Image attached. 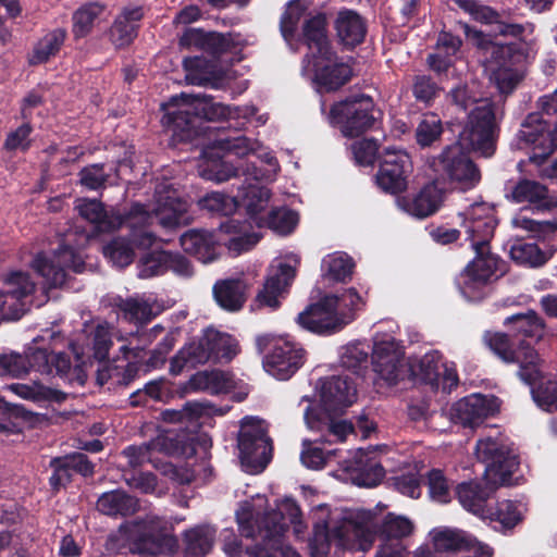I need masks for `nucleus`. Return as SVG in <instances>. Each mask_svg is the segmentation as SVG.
I'll use <instances>...</instances> for the list:
<instances>
[{
	"instance_id": "obj_57",
	"label": "nucleus",
	"mask_w": 557,
	"mask_h": 557,
	"mask_svg": "<svg viewBox=\"0 0 557 557\" xmlns=\"http://www.w3.org/2000/svg\"><path fill=\"white\" fill-rule=\"evenodd\" d=\"M428 493L432 500L448 504L451 500L450 487L447 478L440 469H432L426 474Z\"/></svg>"
},
{
	"instance_id": "obj_3",
	"label": "nucleus",
	"mask_w": 557,
	"mask_h": 557,
	"mask_svg": "<svg viewBox=\"0 0 557 557\" xmlns=\"http://www.w3.org/2000/svg\"><path fill=\"white\" fill-rule=\"evenodd\" d=\"M363 306L361 296L355 288L341 295H324L309 304L296 318L297 324L315 335L330 336L342 331L356 319V312Z\"/></svg>"
},
{
	"instance_id": "obj_19",
	"label": "nucleus",
	"mask_w": 557,
	"mask_h": 557,
	"mask_svg": "<svg viewBox=\"0 0 557 557\" xmlns=\"http://www.w3.org/2000/svg\"><path fill=\"white\" fill-rule=\"evenodd\" d=\"M237 446L243 461L258 462L265 467L272 457V441L259 422H244L238 433Z\"/></svg>"
},
{
	"instance_id": "obj_34",
	"label": "nucleus",
	"mask_w": 557,
	"mask_h": 557,
	"mask_svg": "<svg viewBox=\"0 0 557 557\" xmlns=\"http://www.w3.org/2000/svg\"><path fill=\"white\" fill-rule=\"evenodd\" d=\"M506 198L515 203L528 202L545 208L553 205L547 186L525 177L511 187Z\"/></svg>"
},
{
	"instance_id": "obj_23",
	"label": "nucleus",
	"mask_w": 557,
	"mask_h": 557,
	"mask_svg": "<svg viewBox=\"0 0 557 557\" xmlns=\"http://www.w3.org/2000/svg\"><path fill=\"white\" fill-rule=\"evenodd\" d=\"M255 150V143L245 136L233 138H220L214 146L208 147L201 156L200 174H230L227 171L221 170L223 154L221 151L234 152L237 156H245Z\"/></svg>"
},
{
	"instance_id": "obj_39",
	"label": "nucleus",
	"mask_w": 557,
	"mask_h": 557,
	"mask_svg": "<svg viewBox=\"0 0 557 557\" xmlns=\"http://www.w3.org/2000/svg\"><path fill=\"white\" fill-rule=\"evenodd\" d=\"M481 517L496 523L494 529L503 533L511 531L523 520L519 504L510 499L497 500L494 506L487 507L485 516Z\"/></svg>"
},
{
	"instance_id": "obj_58",
	"label": "nucleus",
	"mask_w": 557,
	"mask_h": 557,
	"mask_svg": "<svg viewBox=\"0 0 557 557\" xmlns=\"http://www.w3.org/2000/svg\"><path fill=\"white\" fill-rule=\"evenodd\" d=\"M89 343L92 348V357L98 361H104L109 357V351L113 345L111 332L107 322L99 323L90 332Z\"/></svg>"
},
{
	"instance_id": "obj_33",
	"label": "nucleus",
	"mask_w": 557,
	"mask_h": 557,
	"mask_svg": "<svg viewBox=\"0 0 557 557\" xmlns=\"http://www.w3.org/2000/svg\"><path fill=\"white\" fill-rule=\"evenodd\" d=\"M143 16L141 7H126L123 9L110 30V38L115 47H125L134 40L137 35V23Z\"/></svg>"
},
{
	"instance_id": "obj_22",
	"label": "nucleus",
	"mask_w": 557,
	"mask_h": 557,
	"mask_svg": "<svg viewBox=\"0 0 557 557\" xmlns=\"http://www.w3.org/2000/svg\"><path fill=\"white\" fill-rule=\"evenodd\" d=\"M320 400L325 412H343L356 400V387L348 376L331 375L322 379Z\"/></svg>"
},
{
	"instance_id": "obj_31",
	"label": "nucleus",
	"mask_w": 557,
	"mask_h": 557,
	"mask_svg": "<svg viewBox=\"0 0 557 557\" xmlns=\"http://www.w3.org/2000/svg\"><path fill=\"white\" fill-rule=\"evenodd\" d=\"M138 509V499L121 488L102 493L97 500V510L109 517L126 518Z\"/></svg>"
},
{
	"instance_id": "obj_18",
	"label": "nucleus",
	"mask_w": 557,
	"mask_h": 557,
	"mask_svg": "<svg viewBox=\"0 0 557 557\" xmlns=\"http://www.w3.org/2000/svg\"><path fill=\"white\" fill-rule=\"evenodd\" d=\"M462 226L467 233V240L473 244H490L494 237L498 219L496 207L485 201L474 202L463 212L459 213Z\"/></svg>"
},
{
	"instance_id": "obj_48",
	"label": "nucleus",
	"mask_w": 557,
	"mask_h": 557,
	"mask_svg": "<svg viewBox=\"0 0 557 557\" xmlns=\"http://www.w3.org/2000/svg\"><path fill=\"white\" fill-rule=\"evenodd\" d=\"M9 388L17 396L35 403H60L65 399V394L63 392L47 387L40 383H34L32 385L15 383L11 384Z\"/></svg>"
},
{
	"instance_id": "obj_6",
	"label": "nucleus",
	"mask_w": 557,
	"mask_h": 557,
	"mask_svg": "<svg viewBox=\"0 0 557 557\" xmlns=\"http://www.w3.org/2000/svg\"><path fill=\"white\" fill-rule=\"evenodd\" d=\"M374 183L383 193L397 196V206L417 219L435 214L446 197L445 176H434L412 198L400 196L408 188L407 176H374Z\"/></svg>"
},
{
	"instance_id": "obj_17",
	"label": "nucleus",
	"mask_w": 557,
	"mask_h": 557,
	"mask_svg": "<svg viewBox=\"0 0 557 557\" xmlns=\"http://www.w3.org/2000/svg\"><path fill=\"white\" fill-rule=\"evenodd\" d=\"M482 343L505 363L519 364L518 375L521 381L531 382L537 374L533 361L525 358L524 351L518 347L509 332H493L487 330L482 335Z\"/></svg>"
},
{
	"instance_id": "obj_29",
	"label": "nucleus",
	"mask_w": 557,
	"mask_h": 557,
	"mask_svg": "<svg viewBox=\"0 0 557 557\" xmlns=\"http://www.w3.org/2000/svg\"><path fill=\"white\" fill-rule=\"evenodd\" d=\"M178 546L177 539L164 531L143 530L132 537V550L141 555L172 554Z\"/></svg>"
},
{
	"instance_id": "obj_62",
	"label": "nucleus",
	"mask_w": 557,
	"mask_h": 557,
	"mask_svg": "<svg viewBox=\"0 0 557 557\" xmlns=\"http://www.w3.org/2000/svg\"><path fill=\"white\" fill-rule=\"evenodd\" d=\"M351 535L355 539V543L351 544L350 548L367 552L372 547L375 539L379 537L376 523L370 527L368 523L352 522Z\"/></svg>"
},
{
	"instance_id": "obj_12",
	"label": "nucleus",
	"mask_w": 557,
	"mask_h": 557,
	"mask_svg": "<svg viewBox=\"0 0 557 557\" xmlns=\"http://www.w3.org/2000/svg\"><path fill=\"white\" fill-rule=\"evenodd\" d=\"M32 265L51 288L66 286L70 270L74 273H82L85 269V262L81 256L73 247L67 245H60L52 258L38 253Z\"/></svg>"
},
{
	"instance_id": "obj_53",
	"label": "nucleus",
	"mask_w": 557,
	"mask_h": 557,
	"mask_svg": "<svg viewBox=\"0 0 557 557\" xmlns=\"http://www.w3.org/2000/svg\"><path fill=\"white\" fill-rule=\"evenodd\" d=\"M441 355L437 351L425 354L418 362V369L414 371L417 379L432 389L440 387L441 379Z\"/></svg>"
},
{
	"instance_id": "obj_59",
	"label": "nucleus",
	"mask_w": 557,
	"mask_h": 557,
	"mask_svg": "<svg viewBox=\"0 0 557 557\" xmlns=\"http://www.w3.org/2000/svg\"><path fill=\"white\" fill-rule=\"evenodd\" d=\"M224 42L225 37L223 35L216 33L206 35L201 30L196 28L187 29L180 38V45L183 47H202L206 44H208L210 46H215L216 52H220L224 49Z\"/></svg>"
},
{
	"instance_id": "obj_43",
	"label": "nucleus",
	"mask_w": 557,
	"mask_h": 557,
	"mask_svg": "<svg viewBox=\"0 0 557 557\" xmlns=\"http://www.w3.org/2000/svg\"><path fill=\"white\" fill-rule=\"evenodd\" d=\"M299 222L296 211L286 207L271 209L262 219H258L257 227L270 228L280 235H289Z\"/></svg>"
},
{
	"instance_id": "obj_24",
	"label": "nucleus",
	"mask_w": 557,
	"mask_h": 557,
	"mask_svg": "<svg viewBox=\"0 0 557 557\" xmlns=\"http://www.w3.org/2000/svg\"><path fill=\"white\" fill-rule=\"evenodd\" d=\"M251 284L246 278H225L213 285V297L216 304L228 312L239 311L247 301Z\"/></svg>"
},
{
	"instance_id": "obj_64",
	"label": "nucleus",
	"mask_w": 557,
	"mask_h": 557,
	"mask_svg": "<svg viewBox=\"0 0 557 557\" xmlns=\"http://www.w3.org/2000/svg\"><path fill=\"white\" fill-rule=\"evenodd\" d=\"M49 467L52 469V474L49 478V485L53 493H59L61 488L66 487L73 480V473L69 466L59 457L50 460Z\"/></svg>"
},
{
	"instance_id": "obj_60",
	"label": "nucleus",
	"mask_w": 557,
	"mask_h": 557,
	"mask_svg": "<svg viewBox=\"0 0 557 557\" xmlns=\"http://www.w3.org/2000/svg\"><path fill=\"white\" fill-rule=\"evenodd\" d=\"M548 123L549 122L545 121L541 114L531 113L521 124V128L517 136L519 140L535 147L539 141V137H541Z\"/></svg>"
},
{
	"instance_id": "obj_25",
	"label": "nucleus",
	"mask_w": 557,
	"mask_h": 557,
	"mask_svg": "<svg viewBox=\"0 0 557 557\" xmlns=\"http://www.w3.org/2000/svg\"><path fill=\"white\" fill-rule=\"evenodd\" d=\"M35 292V283L27 272L14 271L9 273L0 288V310H14L23 306V299Z\"/></svg>"
},
{
	"instance_id": "obj_4",
	"label": "nucleus",
	"mask_w": 557,
	"mask_h": 557,
	"mask_svg": "<svg viewBox=\"0 0 557 557\" xmlns=\"http://www.w3.org/2000/svg\"><path fill=\"white\" fill-rule=\"evenodd\" d=\"M166 110L162 117V125L171 135L173 143L189 141L193 139L194 123L197 114L207 120L218 121L231 115V109L223 103L213 102L210 97L181 94L172 97L164 107Z\"/></svg>"
},
{
	"instance_id": "obj_44",
	"label": "nucleus",
	"mask_w": 557,
	"mask_h": 557,
	"mask_svg": "<svg viewBox=\"0 0 557 557\" xmlns=\"http://www.w3.org/2000/svg\"><path fill=\"white\" fill-rule=\"evenodd\" d=\"M414 525L410 519L404 516H398L394 512L386 513L383 519L376 523V532L379 539L384 543L397 541L412 534Z\"/></svg>"
},
{
	"instance_id": "obj_54",
	"label": "nucleus",
	"mask_w": 557,
	"mask_h": 557,
	"mask_svg": "<svg viewBox=\"0 0 557 557\" xmlns=\"http://www.w3.org/2000/svg\"><path fill=\"white\" fill-rule=\"evenodd\" d=\"M542 152L540 154L530 156L524 165L541 168L547 162V156H549L555 149H557V124L548 123L543 131L539 141L535 146Z\"/></svg>"
},
{
	"instance_id": "obj_50",
	"label": "nucleus",
	"mask_w": 557,
	"mask_h": 557,
	"mask_svg": "<svg viewBox=\"0 0 557 557\" xmlns=\"http://www.w3.org/2000/svg\"><path fill=\"white\" fill-rule=\"evenodd\" d=\"M354 267L352 258L344 252L327 255L322 261L325 276L336 282H346L347 278H350Z\"/></svg>"
},
{
	"instance_id": "obj_38",
	"label": "nucleus",
	"mask_w": 557,
	"mask_h": 557,
	"mask_svg": "<svg viewBox=\"0 0 557 557\" xmlns=\"http://www.w3.org/2000/svg\"><path fill=\"white\" fill-rule=\"evenodd\" d=\"M537 374L531 382H524L531 387L534 403L547 412L557 410V381L544 376L541 370V359L534 362Z\"/></svg>"
},
{
	"instance_id": "obj_27",
	"label": "nucleus",
	"mask_w": 557,
	"mask_h": 557,
	"mask_svg": "<svg viewBox=\"0 0 557 557\" xmlns=\"http://www.w3.org/2000/svg\"><path fill=\"white\" fill-rule=\"evenodd\" d=\"M271 190L259 183H250L238 188L236 201L238 209H244L251 224L257 225L258 219L264 216L269 207Z\"/></svg>"
},
{
	"instance_id": "obj_30",
	"label": "nucleus",
	"mask_w": 557,
	"mask_h": 557,
	"mask_svg": "<svg viewBox=\"0 0 557 557\" xmlns=\"http://www.w3.org/2000/svg\"><path fill=\"white\" fill-rule=\"evenodd\" d=\"M216 539V528L197 524L182 533L184 557H206L211 553Z\"/></svg>"
},
{
	"instance_id": "obj_10",
	"label": "nucleus",
	"mask_w": 557,
	"mask_h": 557,
	"mask_svg": "<svg viewBox=\"0 0 557 557\" xmlns=\"http://www.w3.org/2000/svg\"><path fill=\"white\" fill-rule=\"evenodd\" d=\"M374 109L370 97L359 96L334 104L329 119L331 124L339 128L343 136L358 137L373 127Z\"/></svg>"
},
{
	"instance_id": "obj_21",
	"label": "nucleus",
	"mask_w": 557,
	"mask_h": 557,
	"mask_svg": "<svg viewBox=\"0 0 557 557\" xmlns=\"http://www.w3.org/2000/svg\"><path fill=\"white\" fill-rule=\"evenodd\" d=\"M312 64L314 82L321 90L333 91L345 85L351 77L350 66L333 53L330 52L322 57H315L309 60ZM308 66L306 69L308 70Z\"/></svg>"
},
{
	"instance_id": "obj_7",
	"label": "nucleus",
	"mask_w": 557,
	"mask_h": 557,
	"mask_svg": "<svg viewBox=\"0 0 557 557\" xmlns=\"http://www.w3.org/2000/svg\"><path fill=\"white\" fill-rule=\"evenodd\" d=\"M256 349L265 354L264 368L278 380L290 379L305 363L306 350L299 343L283 336L263 334L256 337Z\"/></svg>"
},
{
	"instance_id": "obj_2",
	"label": "nucleus",
	"mask_w": 557,
	"mask_h": 557,
	"mask_svg": "<svg viewBox=\"0 0 557 557\" xmlns=\"http://www.w3.org/2000/svg\"><path fill=\"white\" fill-rule=\"evenodd\" d=\"M235 518L243 537L260 539L245 548L249 557H300L296 549L285 544L288 525L282 511L272 509L260 513L251 502L245 500L236 509Z\"/></svg>"
},
{
	"instance_id": "obj_46",
	"label": "nucleus",
	"mask_w": 557,
	"mask_h": 557,
	"mask_svg": "<svg viewBox=\"0 0 557 557\" xmlns=\"http://www.w3.org/2000/svg\"><path fill=\"white\" fill-rule=\"evenodd\" d=\"M432 542L435 552H463L471 544V534L458 529L433 530Z\"/></svg>"
},
{
	"instance_id": "obj_35",
	"label": "nucleus",
	"mask_w": 557,
	"mask_h": 557,
	"mask_svg": "<svg viewBox=\"0 0 557 557\" xmlns=\"http://www.w3.org/2000/svg\"><path fill=\"white\" fill-rule=\"evenodd\" d=\"M332 413L333 412H325L321 408L308 407L305 411V421L310 430H326L329 434L335 436L338 442H344L347 435L354 432V425L344 420L335 421L331 417Z\"/></svg>"
},
{
	"instance_id": "obj_28",
	"label": "nucleus",
	"mask_w": 557,
	"mask_h": 557,
	"mask_svg": "<svg viewBox=\"0 0 557 557\" xmlns=\"http://www.w3.org/2000/svg\"><path fill=\"white\" fill-rule=\"evenodd\" d=\"M296 276V270L288 263H280L274 274L269 275L263 284V288L256 296V302L259 306H267L277 309L281 305L278 296Z\"/></svg>"
},
{
	"instance_id": "obj_47",
	"label": "nucleus",
	"mask_w": 557,
	"mask_h": 557,
	"mask_svg": "<svg viewBox=\"0 0 557 557\" xmlns=\"http://www.w3.org/2000/svg\"><path fill=\"white\" fill-rule=\"evenodd\" d=\"M104 5L89 3L78 9L73 15V34L76 38L87 36L92 27L98 24L104 15Z\"/></svg>"
},
{
	"instance_id": "obj_20",
	"label": "nucleus",
	"mask_w": 557,
	"mask_h": 557,
	"mask_svg": "<svg viewBox=\"0 0 557 557\" xmlns=\"http://www.w3.org/2000/svg\"><path fill=\"white\" fill-rule=\"evenodd\" d=\"M371 361L373 370L388 385H396L404 373V352L394 338L375 342Z\"/></svg>"
},
{
	"instance_id": "obj_15",
	"label": "nucleus",
	"mask_w": 557,
	"mask_h": 557,
	"mask_svg": "<svg viewBox=\"0 0 557 557\" xmlns=\"http://www.w3.org/2000/svg\"><path fill=\"white\" fill-rule=\"evenodd\" d=\"M79 215L95 224L98 232H113L124 226V223H136L134 219H146V206L139 202L132 203L125 212H108L103 205L97 200H84L77 206Z\"/></svg>"
},
{
	"instance_id": "obj_1",
	"label": "nucleus",
	"mask_w": 557,
	"mask_h": 557,
	"mask_svg": "<svg viewBox=\"0 0 557 557\" xmlns=\"http://www.w3.org/2000/svg\"><path fill=\"white\" fill-rule=\"evenodd\" d=\"M475 455L485 466L484 482H461L456 486L455 495L467 511L481 517L485 516L486 503L499 486L518 484L515 473L520 459L516 450L500 437L479 440Z\"/></svg>"
},
{
	"instance_id": "obj_11",
	"label": "nucleus",
	"mask_w": 557,
	"mask_h": 557,
	"mask_svg": "<svg viewBox=\"0 0 557 557\" xmlns=\"http://www.w3.org/2000/svg\"><path fill=\"white\" fill-rule=\"evenodd\" d=\"M471 247L475 257L456 278L459 290L467 298H472L473 294L484 287L498 271L504 272L503 260L491 252L490 244H473Z\"/></svg>"
},
{
	"instance_id": "obj_45",
	"label": "nucleus",
	"mask_w": 557,
	"mask_h": 557,
	"mask_svg": "<svg viewBox=\"0 0 557 557\" xmlns=\"http://www.w3.org/2000/svg\"><path fill=\"white\" fill-rule=\"evenodd\" d=\"M304 36L309 49L308 61L332 52L323 18L313 17L309 20L304 27Z\"/></svg>"
},
{
	"instance_id": "obj_37",
	"label": "nucleus",
	"mask_w": 557,
	"mask_h": 557,
	"mask_svg": "<svg viewBox=\"0 0 557 557\" xmlns=\"http://www.w3.org/2000/svg\"><path fill=\"white\" fill-rule=\"evenodd\" d=\"M431 166L434 172H447L448 174H475L478 172L474 163L463 152L461 145L446 148Z\"/></svg>"
},
{
	"instance_id": "obj_61",
	"label": "nucleus",
	"mask_w": 557,
	"mask_h": 557,
	"mask_svg": "<svg viewBox=\"0 0 557 557\" xmlns=\"http://www.w3.org/2000/svg\"><path fill=\"white\" fill-rule=\"evenodd\" d=\"M119 309L129 321L147 323L152 319V309L149 304L134 298L121 299Z\"/></svg>"
},
{
	"instance_id": "obj_63",
	"label": "nucleus",
	"mask_w": 557,
	"mask_h": 557,
	"mask_svg": "<svg viewBox=\"0 0 557 557\" xmlns=\"http://www.w3.org/2000/svg\"><path fill=\"white\" fill-rule=\"evenodd\" d=\"M441 134L442 123L441 120L434 114L425 115L419 123L416 131L418 144L421 146L431 145L440 137Z\"/></svg>"
},
{
	"instance_id": "obj_51",
	"label": "nucleus",
	"mask_w": 557,
	"mask_h": 557,
	"mask_svg": "<svg viewBox=\"0 0 557 557\" xmlns=\"http://www.w3.org/2000/svg\"><path fill=\"white\" fill-rule=\"evenodd\" d=\"M412 171V160L405 150L387 148L381 157L379 174H407Z\"/></svg>"
},
{
	"instance_id": "obj_14",
	"label": "nucleus",
	"mask_w": 557,
	"mask_h": 557,
	"mask_svg": "<svg viewBox=\"0 0 557 557\" xmlns=\"http://www.w3.org/2000/svg\"><path fill=\"white\" fill-rule=\"evenodd\" d=\"M504 325L518 347L524 351L528 360L534 363L540 359L533 346L542 339L546 325L536 311L530 309L527 312L511 314L505 319Z\"/></svg>"
},
{
	"instance_id": "obj_40",
	"label": "nucleus",
	"mask_w": 557,
	"mask_h": 557,
	"mask_svg": "<svg viewBox=\"0 0 557 557\" xmlns=\"http://www.w3.org/2000/svg\"><path fill=\"white\" fill-rule=\"evenodd\" d=\"M209 354L202 343V338L198 342H191L182 347L170 361V373L178 375L183 370L195 368L198 364H203L209 361Z\"/></svg>"
},
{
	"instance_id": "obj_8",
	"label": "nucleus",
	"mask_w": 557,
	"mask_h": 557,
	"mask_svg": "<svg viewBox=\"0 0 557 557\" xmlns=\"http://www.w3.org/2000/svg\"><path fill=\"white\" fill-rule=\"evenodd\" d=\"M42 338L36 337L26 347L23 355V363L26 368V375L30 371L40 374L57 375L60 379L73 382L76 380L79 385L86 381V374L79 363L72 364L71 355L65 351L54 352L47 347L40 346Z\"/></svg>"
},
{
	"instance_id": "obj_56",
	"label": "nucleus",
	"mask_w": 557,
	"mask_h": 557,
	"mask_svg": "<svg viewBox=\"0 0 557 557\" xmlns=\"http://www.w3.org/2000/svg\"><path fill=\"white\" fill-rule=\"evenodd\" d=\"M159 223L168 230L188 225L193 218L187 211L186 202L176 201L174 207H164L157 213Z\"/></svg>"
},
{
	"instance_id": "obj_36",
	"label": "nucleus",
	"mask_w": 557,
	"mask_h": 557,
	"mask_svg": "<svg viewBox=\"0 0 557 557\" xmlns=\"http://www.w3.org/2000/svg\"><path fill=\"white\" fill-rule=\"evenodd\" d=\"M335 29L339 41L346 47L361 44L366 36L362 17L352 10H342L335 20Z\"/></svg>"
},
{
	"instance_id": "obj_32",
	"label": "nucleus",
	"mask_w": 557,
	"mask_h": 557,
	"mask_svg": "<svg viewBox=\"0 0 557 557\" xmlns=\"http://www.w3.org/2000/svg\"><path fill=\"white\" fill-rule=\"evenodd\" d=\"M183 250L207 263L215 259L216 239L212 232L203 230H188L180 237Z\"/></svg>"
},
{
	"instance_id": "obj_41",
	"label": "nucleus",
	"mask_w": 557,
	"mask_h": 557,
	"mask_svg": "<svg viewBox=\"0 0 557 557\" xmlns=\"http://www.w3.org/2000/svg\"><path fill=\"white\" fill-rule=\"evenodd\" d=\"M201 338L210 360H231L237 355V344L230 334L207 329Z\"/></svg>"
},
{
	"instance_id": "obj_52",
	"label": "nucleus",
	"mask_w": 557,
	"mask_h": 557,
	"mask_svg": "<svg viewBox=\"0 0 557 557\" xmlns=\"http://www.w3.org/2000/svg\"><path fill=\"white\" fill-rule=\"evenodd\" d=\"M511 259L521 265L541 267L547 258L536 243L516 242L510 248Z\"/></svg>"
},
{
	"instance_id": "obj_49",
	"label": "nucleus",
	"mask_w": 557,
	"mask_h": 557,
	"mask_svg": "<svg viewBox=\"0 0 557 557\" xmlns=\"http://www.w3.org/2000/svg\"><path fill=\"white\" fill-rule=\"evenodd\" d=\"M66 32L63 28H55L45 35L35 46L30 57V63L39 64L55 55L64 44Z\"/></svg>"
},
{
	"instance_id": "obj_16",
	"label": "nucleus",
	"mask_w": 557,
	"mask_h": 557,
	"mask_svg": "<svg viewBox=\"0 0 557 557\" xmlns=\"http://www.w3.org/2000/svg\"><path fill=\"white\" fill-rule=\"evenodd\" d=\"M484 49L491 55L487 60L491 82L500 94L511 92L522 78L520 72L513 67L512 47L507 44L491 42L484 46Z\"/></svg>"
},
{
	"instance_id": "obj_26",
	"label": "nucleus",
	"mask_w": 557,
	"mask_h": 557,
	"mask_svg": "<svg viewBox=\"0 0 557 557\" xmlns=\"http://www.w3.org/2000/svg\"><path fill=\"white\" fill-rule=\"evenodd\" d=\"M492 408L487 398L481 394H472L456 401L451 407L455 422L463 426L474 428L491 416Z\"/></svg>"
},
{
	"instance_id": "obj_13",
	"label": "nucleus",
	"mask_w": 557,
	"mask_h": 557,
	"mask_svg": "<svg viewBox=\"0 0 557 557\" xmlns=\"http://www.w3.org/2000/svg\"><path fill=\"white\" fill-rule=\"evenodd\" d=\"M199 206L205 210L226 218L219 225L221 232L234 235H240L245 232L246 225L244 222L230 218L231 214L238 210L236 195L228 196L222 193H211L199 200ZM250 245V236H235L230 240V248L237 251L247 250Z\"/></svg>"
},
{
	"instance_id": "obj_9",
	"label": "nucleus",
	"mask_w": 557,
	"mask_h": 557,
	"mask_svg": "<svg viewBox=\"0 0 557 557\" xmlns=\"http://www.w3.org/2000/svg\"><path fill=\"white\" fill-rule=\"evenodd\" d=\"M146 215V219L143 221L134 219L136 223H124L123 227L128 228L127 235L114 237L103 247L104 257L115 267H128L135 257L134 248L148 249L154 244L156 236L149 230L152 215L147 209Z\"/></svg>"
},
{
	"instance_id": "obj_5",
	"label": "nucleus",
	"mask_w": 557,
	"mask_h": 557,
	"mask_svg": "<svg viewBox=\"0 0 557 557\" xmlns=\"http://www.w3.org/2000/svg\"><path fill=\"white\" fill-rule=\"evenodd\" d=\"M450 97L457 106L467 110L472 103H476L471 110L468 123L460 133V140L469 148L490 157L495 151L496 114L492 103L487 100L475 101L467 91L465 86L457 87L450 91Z\"/></svg>"
},
{
	"instance_id": "obj_42",
	"label": "nucleus",
	"mask_w": 557,
	"mask_h": 557,
	"mask_svg": "<svg viewBox=\"0 0 557 557\" xmlns=\"http://www.w3.org/2000/svg\"><path fill=\"white\" fill-rule=\"evenodd\" d=\"M188 385L194 391H206L212 395L227 393L232 387L230 374L220 369L197 372L191 375Z\"/></svg>"
},
{
	"instance_id": "obj_55",
	"label": "nucleus",
	"mask_w": 557,
	"mask_h": 557,
	"mask_svg": "<svg viewBox=\"0 0 557 557\" xmlns=\"http://www.w3.org/2000/svg\"><path fill=\"white\" fill-rule=\"evenodd\" d=\"M168 251L153 250L143 255L138 261V276L150 278L166 273Z\"/></svg>"
}]
</instances>
